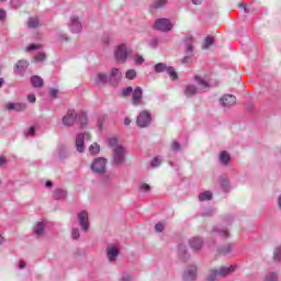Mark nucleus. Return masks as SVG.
<instances>
[{"mask_svg": "<svg viewBox=\"0 0 281 281\" xmlns=\"http://www.w3.org/2000/svg\"><path fill=\"white\" fill-rule=\"evenodd\" d=\"M124 124H125V126H128L131 124V119L126 117L124 120Z\"/></svg>", "mask_w": 281, "mask_h": 281, "instance_id": "obj_56", "label": "nucleus"}, {"mask_svg": "<svg viewBox=\"0 0 281 281\" xmlns=\"http://www.w3.org/2000/svg\"><path fill=\"white\" fill-rule=\"evenodd\" d=\"M194 80L199 85L200 89H210V81L203 79V77L195 75Z\"/></svg>", "mask_w": 281, "mask_h": 281, "instance_id": "obj_16", "label": "nucleus"}, {"mask_svg": "<svg viewBox=\"0 0 281 281\" xmlns=\"http://www.w3.org/2000/svg\"><path fill=\"white\" fill-rule=\"evenodd\" d=\"M198 88L194 85H188L184 88V95L187 98H192V95H196Z\"/></svg>", "mask_w": 281, "mask_h": 281, "instance_id": "obj_19", "label": "nucleus"}, {"mask_svg": "<svg viewBox=\"0 0 281 281\" xmlns=\"http://www.w3.org/2000/svg\"><path fill=\"white\" fill-rule=\"evenodd\" d=\"M85 137L88 142H91V134L89 133H80L76 137V149L77 153H85Z\"/></svg>", "mask_w": 281, "mask_h": 281, "instance_id": "obj_6", "label": "nucleus"}, {"mask_svg": "<svg viewBox=\"0 0 281 281\" xmlns=\"http://www.w3.org/2000/svg\"><path fill=\"white\" fill-rule=\"evenodd\" d=\"M229 154L227 153V151H222L221 154H220V161L222 162V164H224V165H227V164H229Z\"/></svg>", "mask_w": 281, "mask_h": 281, "instance_id": "obj_27", "label": "nucleus"}, {"mask_svg": "<svg viewBox=\"0 0 281 281\" xmlns=\"http://www.w3.org/2000/svg\"><path fill=\"white\" fill-rule=\"evenodd\" d=\"M150 191V184H142L140 186V192H149Z\"/></svg>", "mask_w": 281, "mask_h": 281, "instance_id": "obj_44", "label": "nucleus"}, {"mask_svg": "<svg viewBox=\"0 0 281 281\" xmlns=\"http://www.w3.org/2000/svg\"><path fill=\"white\" fill-rule=\"evenodd\" d=\"M115 59L116 63H126V58H128L130 54H133V50L126 48V45L122 44L117 46L115 50Z\"/></svg>", "mask_w": 281, "mask_h": 281, "instance_id": "obj_3", "label": "nucleus"}, {"mask_svg": "<svg viewBox=\"0 0 281 281\" xmlns=\"http://www.w3.org/2000/svg\"><path fill=\"white\" fill-rule=\"evenodd\" d=\"M278 206H279L280 210H281V196H280L279 200H278Z\"/></svg>", "mask_w": 281, "mask_h": 281, "instance_id": "obj_61", "label": "nucleus"}, {"mask_svg": "<svg viewBox=\"0 0 281 281\" xmlns=\"http://www.w3.org/2000/svg\"><path fill=\"white\" fill-rule=\"evenodd\" d=\"M154 27H155V30H158L159 32H170V30H172V27H175V25L168 19H158L154 23Z\"/></svg>", "mask_w": 281, "mask_h": 281, "instance_id": "obj_5", "label": "nucleus"}, {"mask_svg": "<svg viewBox=\"0 0 281 281\" xmlns=\"http://www.w3.org/2000/svg\"><path fill=\"white\" fill-rule=\"evenodd\" d=\"M214 45V37L213 36H206L202 42V49H210Z\"/></svg>", "mask_w": 281, "mask_h": 281, "instance_id": "obj_22", "label": "nucleus"}, {"mask_svg": "<svg viewBox=\"0 0 281 281\" xmlns=\"http://www.w3.org/2000/svg\"><path fill=\"white\" fill-rule=\"evenodd\" d=\"M27 100H29V102H31L32 104H34V102H36V95H34V94H29V95H27Z\"/></svg>", "mask_w": 281, "mask_h": 281, "instance_id": "obj_48", "label": "nucleus"}, {"mask_svg": "<svg viewBox=\"0 0 281 281\" xmlns=\"http://www.w3.org/2000/svg\"><path fill=\"white\" fill-rule=\"evenodd\" d=\"M167 74H169L170 80H177L179 78V75L176 72L175 68L171 66L167 68Z\"/></svg>", "mask_w": 281, "mask_h": 281, "instance_id": "obj_26", "label": "nucleus"}, {"mask_svg": "<svg viewBox=\"0 0 281 281\" xmlns=\"http://www.w3.org/2000/svg\"><path fill=\"white\" fill-rule=\"evenodd\" d=\"M109 146H111L112 148H117V146H122V145H117V138H110Z\"/></svg>", "mask_w": 281, "mask_h": 281, "instance_id": "obj_38", "label": "nucleus"}, {"mask_svg": "<svg viewBox=\"0 0 281 281\" xmlns=\"http://www.w3.org/2000/svg\"><path fill=\"white\" fill-rule=\"evenodd\" d=\"M159 164H161V159H159L158 157H156V158H154V159L151 160V166H153L154 168H157V166H159Z\"/></svg>", "mask_w": 281, "mask_h": 281, "instance_id": "obj_43", "label": "nucleus"}, {"mask_svg": "<svg viewBox=\"0 0 281 281\" xmlns=\"http://www.w3.org/2000/svg\"><path fill=\"white\" fill-rule=\"evenodd\" d=\"M193 5H201L203 0H192Z\"/></svg>", "mask_w": 281, "mask_h": 281, "instance_id": "obj_53", "label": "nucleus"}, {"mask_svg": "<svg viewBox=\"0 0 281 281\" xmlns=\"http://www.w3.org/2000/svg\"><path fill=\"white\" fill-rule=\"evenodd\" d=\"M90 168L95 175H104L106 172V159L102 157L95 158Z\"/></svg>", "mask_w": 281, "mask_h": 281, "instance_id": "obj_2", "label": "nucleus"}, {"mask_svg": "<svg viewBox=\"0 0 281 281\" xmlns=\"http://www.w3.org/2000/svg\"><path fill=\"white\" fill-rule=\"evenodd\" d=\"M184 281H193L196 280V267L191 266L183 276Z\"/></svg>", "mask_w": 281, "mask_h": 281, "instance_id": "obj_14", "label": "nucleus"}, {"mask_svg": "<svg viewBox=\"0 0 281 281\" xmlns=\"http://www.w3.org/2000/svg\"><path fill=\"white\" fill-rule=\"evenodd\" d=\"M89 153H90V155H99V153H100L99 144L98 143H93L92 145H90Z\"/></svg>", "mask_w": 281, "mask_h": 281, "instance_id": "obj_28", "label": "nucleus"}, {"mask_svg": "<svg viewBox=\"0 0 281 281\" xmlns=\"http://www.w3.org/2000/svg\"><path fill=\"white\" fill-rule=\"evenodd\" d=\"M5 109L8 111H25V109H27V105L25 103H7L5 104Z\"/></svg>", "mask_w": 281, "mask_h": 281, "instance_id": "obj_13", "label": "nucleus"}, {"mask_svg": "<svg viewBox=\"0 0 281 281\" xmlns=\"http://www.w3.org/2000/svg\"><path fill=\"white\" fill-rule=\"evenodd\" d=\"M41 47H43V45H41V44H38V45L31 44L29 46V52H34V49H41Z\"/></svg>", "mask_w": 281, "mask_h": 281, "instance_id": "obj_45", "label": "nucleus"}, {"mask_svg": "<svg viewBox=\"0 0 281 281\" xmlns=\"http://www.w3.org/2000/svg\"><path fill=\"white\" fill-rule=\"evenodd\" d=\"M50 95H52L53 98H56V95H58V90L52 89V90H50Z\"/></svg>", "mask_w": 281, "mask_h": 281, "instance_id": "obj_52", "label": "nucleus"}, {"mask_svg": "<svg viewBox=\"0 0 281 281\" xmlns=\"http://www.w3.org/2000/svg\"><path fill=\"white\" fill-rule=\"evenodd\" d=\"M136 76H137V72L134 69H130L125 74V77L127 78V80H135Z\"/></svg>", "mask_w": 281, "mask_h": 281, "instance_id": "obj_33", "label": "nucleus"}, {"mask_svg": "<svg viewBox=\"0 0 281 281\" xmlns=\"http://www.w3.org/2000/svg\"><path fill=\"white\" fill-rule=\"evenodd\" d=\"M52 186H53L52 181L46 182V188H52Z\"/></svg>", "mask_w": 281, "mask_h": 281, "instance_id": "obj_60", "label": "nucleus"}, {"mask_svg": "<svg viewBox=\"0 0 281 281\" xmlns=\"http://www.w3.org/2000/svg\"><path fill=\"white\" fill-rule=\"evenodd\" d=\"M135 63L136 65H142L144 63V57L142 55H136Z\"/></svg>", "mask_w": 281, "mask_h": 281, "instance_id": "obj_46", "label": "nucleus"}, {"mask_svg": "<svg viewBox=\"0 0 281 281\" xmlns=\"http://www.w3.org/2000/svg\"><path fill=\"white\" fill-rule=\"evenodd\" d=\"M109 81V76L102 74V72H99L97 75V78H95V83L97 85H104Z\"/></svg>", "mask_w": 281, "mask_h": 281, "instance_id": "obj_24", "label": "nucleus"}, {"mask_svg": "<svg viewBox=\"0 0 281 281\" xmlns=\"http://www.w3.org/2000/svg\"><path fill=\"white\" fill-rule=\"evenodd\" d=\"M36 130L34 127H30L26 132V135H35Z\"/></svg>", "mask_w": 281, "mask_h": 281, "instance_id": "obj_51", "label": "nucleus"}, {"mask_svg": "<svg viewBox=\"0 0 281 281\" xmlns=\"http://www.w3.org/2000/svg\"><path fill=\"white\" fill-rule=\"evenodd\" d=\"M186 254V246L180 245L179 246V257L183 258V255Z\"/></svg>", "mask_w": 281, "mask_h": 281, "instance_id": "obj_47", "label": "nucleus"}, {"mask_svg": "<svg viewBox=\"0 0 281 281\" xmlns=\"http://www.w3.org/2000/svg\"><path fill=\"white\" fill-rule=\"evenodd\" d=\"M31 85L35 88V89H41V87H43L44 81L43 78L38 77V76H33L31 77Z\"/></svg>", "mask_w": 281, "mask_h": 281, "instance_id": "obj_20", "label": "nucleus"}, {"mask_svg": "<svg viewBox=\"0 0 281 281\" xmlns=\"http://www.w3.org/2000/svg\"><path fill=\"white\" fill-rule=\"evenodd\" d=\"M222 186H223L224 188H227V187L229 186V182H227V180H224V181L222 182Z\"/></svg>", "mask_w": 281, "mask_h": 281, "instance_id": "obj_58", "label": "nucleus"}, {"mask_svg": "<svg viewBox=\"0 0 281 281\" xmlns=\"http://www.w3.org/2000/svg\"><path fill=\"white\" fill-rule=\"evenodd\" d=\"M222 234L225 236V238H227V236H229V232L228 231H223Z\"/></svg>", "mask_w": 281, "mask_h": 281, "instance_id": "obj_59", "label": "nucleus"}, {"mask_svg": "<svg viewBox=\"0 0 281 281\" xmlns=\"http://www.w3.org/2000/svg\"><path fill=\"white\" fill-rule=\"evenodd\" d=\"M123 97L126 98L130 93H133V87H127L123 90Z\"/></svg>", "mask_w": 281, "mask_h": 281, "instance_id": "obj_42", "label": "nucleus"}, {"mask_svg": "<svg viewBox=\"0 0 281 281\" xmlns=\"http://www.w3.org/2000/svg\"><path fill=\"white\" fill-rule=\"evenodd\" d=\"M34 234H36L37 236H43L44 232H45V222H40L34 226Z\"/></svg>", "mask_w": 281, "mask_h": 281, "instance_id": "obj_21", "label": "nucleus"}, {"mask_svg": "<svg viewBox=\"0 0 281 281\" xmlns=\"http://www.w3.org/2000/svg\"><path fill=\"white\" fill-rule=\"evenodd\" d=\"M168 67H169V66H166V64L159 63V64H156V65L154 66V69H155V71H156V74H161V72H164V71H168Z\"/></svg>", "mask_w": 281, "mask_h": 281, "instance_id": "obj_25", "label": "nucleus"}, {"mask_svg": "<svg viewBox=\"0 0 281 281\" xmlns=\"http://www.w3.org/2000/svg\"><path fill=\"white\" fill-rule=\"evenodd\" d=\"M0 245H3V237L0 235Z\"/></svg>", "mask_w": 281, "mask_h": 281, "instance_id": "obj_63", "label": "nucleus"}, {"mask_svg": "<svg viewBox=\"0 0 281 281\" xmlns=\"http://www.w3.org/2000/svg\"><path fill=\"white\" fill-rule=\"evenodd\" d=\"M19 267H20V269H25V262L24 261H20L19 262Z\"/></svg>", "mask_w": 281, "mask_h": 281, "instance_id": "obj_57", "label": "nucleus"}, {"mask_svg": "<svg viewBox=\"0 0 281 281\" xmlns=\"http://www.w3.org/2000/svg\"><path fill=\"white\" fill-rule=\"evenodd\" d=\"M188 60H190V56H184V57L181 59V63L186 64V63H188Z\"/></svg>", "mask_w": 281, "mask_h": 281, "instance_id": "obj_55", "label": "nucleus"}, {"mask_svg": "<svg viewBox=\"0 0 281 281\" xmlns=\"http://www.w3.org/2000/svg\"><path fill=\"white\" fill-rule=\"evenodd\" d=\"M8 164V159L5 156H0V166H5Z\"/></svg>", "mask_w": 281, "mask_h": 281, "instance_id": "obj_49", "label": "nucleus"}, {"mask_svg": "<svg viewBox=\"0 0 281 281\" xmlns=\"http://www.w3.org/2000/svg\"><path fill=\"white\" fill-rule=\"evenodd\" d=\"M27 67H30V64L25 59L19 60L14 66L15 74H24V71H27Z\"/></svg>", "mask_w": 281, "mask_h": 281, "instance_id": "obj_12", "label": "nucleus"}, {"mask_svg": "<svg viewBox=\"0 0 281 281\" xmlns=\"http://www.w3.org/2000/svg\"><path fill=\"white\" fill-rule=\"evenodd\" d=\"M65 196H67V191H65V190H63V189H57V190H55V192H54V198L55 199H63V198H65Z\"/></svg>", "mask_w": 281, "mask_h": 281, "instance_id": "obj_30", "label": "nucleus"}, {"mask_svg": "<svg viewBox=\"0 0 281 281\" xmlns=\"http://www.w3.org/2000/svg\"><path fill=\"white\" fill-rule=\"evenodd\" d=\"M76 120H78V114L74 110H68L67 114L61 119L65 126H74Z\"/></svg>", "mask_w": 281, "mask_h": 281, "instance_id": "obj_8", "label": "nucleus"}, {"mask_svg": "<svg viewBox=\"0 0 281 281\" xmlns=\"http://www.w3.org/2000/svg\"><path fill=\"white\" fill-rule=\"evenodd\" d=\"M142 94H143L142 88L136 87L132 94V102L134 106H139V104H142Z\"/></svg>", "mask_w": 281, "mask_h": 281, "instance_id": "obj_11", "label": "nucleus"}, {"mask_svg": "<svg viewBox=\"0 0 281 281\" xmlns=\"http://www.w3.org/2000/svg\"><path fill=\"white\" fill-rule=\"evenodd\" d=\"M45 58H47V56L45 55V53H38V54L34 57V63H43V60H45Z\"/></svg>", "mask_w": 281, "mask_h": 281, "instance_id": "obj_36", "label": "nucleus"}, {"mask_svg": "<svg viewBox=\"0 0 281 281\" xmlns=\"http://www.w3.org/2000/svg\"><path fill=\"white\" fill-rule=\"evenodd\" d=\"M79 224L83 232H89V213L82 211L78 214Z\"/></svg>", "mask_w": 281, "mask_h": 281, "instance_id": "obj_9", "label": "nucleus"}, {"mask_svg": "<svg viewBox=\"0 0 281 281\" xmlns=\"http://www.w3.org/2000/svg\"><path fill=\"white\" fill-rule=\"evenodd\" d=\"M71 32L78 33L82 30V24H80V21H78V18H71V24H70Z\"/></svg>", "mask_w": 281, "mask_h": 281, "instance_id": "obj_18", "label": "nucleus"}, {"mask_svg": "<svg viewBox=\"0 0 281 281\" xmlns=\"http://www.w3.org/2000/svg\"><path fill=\"white\" fill-rule=\"evenodd\" d=\"M179 148H180L179 143L173 142V143L171 144V149H172V150H179Z\"/></svg>", "mask_w": 281, "mask_h": 281, "instance_id": "obj_50", "label": "nucleus"}, {"mask_svg": "<svg viewBox=\"0 0 281 281\" xmlns=\"http://www.w3.org/2000/svg\"><path fill=\"white\" fill-rule=\"evenodd\" d=\"M232 251V246H224L218 250L220 256H227Z\"/></svg>", "mask_w": 281, "mask_h": 281, "instance_id": "obj_35", "label": "nucleus"}, {"mask_svg": "<svg viewBox=\"0 0 281 281\" xmlns=\"http://www.w3.org/2000/svg\"><path fill=\"white\" fill-rule=\"evenodd\" d=\"M155 229H156V232H157L158 234H161V232H164V229H165L164 224L157 223V224L155 225Z\"/></svg>", "mask_w": 281, "mask_h": 281, "instance_id": "obj_41", "label": "nucleus"}, {"mask_svg": "<svg viewBox=\"0 0 281 281\" xmlns=\"http://www.w3.org/2000/svg\"><path fill=\"white\" fill-rule=\"evenodd\" d=\"M200 201H211L212 200V192L206 191L199 195Z\"/></svg>", "mask_w": 281, "mask_h": 281, "instance_id": "obj_32", "label": "nucleus"}, {"mask_svg": "<svg viewBox=\"0 0 281 281\" xmlns=\"http://www.w3.org/2000/svg\"><path fill=\"white\" fill-rule=\"evenodd\" d=\"M112 161L113 164H115V166H120V164H124V147L116 146L113 148Z\"/></svg>", "mask_w": 281, "mask_h": 281, "instance_id": "obj_7", "label": "nucleus"}, {"mask_svg": "<svg viewBox=\"0 0 281 281\" xmlns=\"http://www.w3.org/2000/svg\"><path fill=\"white\" fill-rule=\"evenodd\" d=\"M151 120L150 112L144 110L137 116L136 124L139 128H146V126H150Z\"/></svg>", "mask_w": 281, "mask_h": 281, "instance_id": "obj_4", "label": "nucleus"}, {"mask_svg": "<svg viewBox=\"0 0 281 281\" xmlns=\"http://www.w3.org/2000/svg\"><path fill=\"white\" fill-rule=\"evenodd\" d=\"M265 281H278V274L276 272H272L266 277Z\"/></svg>", "mask_w": 281, "mask_h": 281, "instance_id": "obj_37", "label": "nucleus"}, {"mask_svg": "<svg viewBox=\"0 0 281 281\" xmlns=\"http://www.w3.org/2000/svg\"><path fill=\"white\" fill-rule=\"evenodd\" d=\"M166 5V0H158L154 3V8H164Z\"/></svg>", "mask_w": 281, "mask_h": 281, "instance_id": "obj_40", "label": "nucleus"}, {"mask_svg": "<svg viewBox=\"0 0 281 281\" xmlns=\"http://www.w3.org/2000/svg\"><path fill=\"white\" fill-rule=\"evenodd\" d=\"M5 19V11L0 9V21H3Z\"/></svg>", "mask_w": 281, "mask_h": 281, "instance_id": "obj_54", "label": "nucleus"}, {"mask_svg": "<svg viewBox=\"0 0 281 281\" xmlns=\"http://www.w3.org/2000/svg\"><path fill=\"white\" fill-rule=\"evenodd\" d=\"M235 271L236 268L234 266L222 267L220 270H211L206 281H216V278H218V276L221 278H226V276H231V273H234Z\"/></svg>", "mask_w": 281, "mask_h": 281, "instance_id": "obj_1", "label": "nucleus"}, {"mask_svg": "<svg viewBox=\"0 0 281 281\" xmlns=\"http://www.w3.org/2000/svg\"><path fill=\"white\" fill-rule=\"evenodd\" d=\"M71 236L75 240H78V238H80V232L78 231V228L72 229Z\"/></svg>", "mask_w": 281, "mask_h": 281, "instance_id": "obj_39", "label": "nucleus"}, {"mask_svg": "<svg viewBox=\"0 0 281 281\" xmlns=\"http://www.w3.org/2000/svg\"><path fill=\"white\" fill-rule=\"evenodd\" d=\"M110 78H122V72L117 68H113L110 72Z\"/></svg>", "mask_w": 281, "mask_h": 281, "instance_id": "obj_34", "label": "nucleus"}, {"mask_svg": "<svg viewBox=\"0 0 281 281\" xmlns=\"http://www.w3.org/2000/svg\"><path fill=\"white\" fill-rule=\"evenodd\" d=\"M41 21L38 20V18H29L27 20V27L30 30H35V27H38Z\"/></svg>", "mask_w": 281, "mask_h": 281, "instance_id": "obj_23", "label": "nucleus"}, {"mask_svg": "<svg viewBox=\"0 0 281 281\" xmlns=\"http://www.w3.org/2000/svg\"><path fill=\"white\" fill-rule=\"evenodd\" d=\"M0 87H3V78H0Z\"/></svg>", "mask_w": 281, "mask_h": 281, "instance_id": "obj_62", "label": "nucleus"}, {"mask_svg": "<svg viewBox=\"0 0 281 281\" xmlns=\"http://www.w3.org/2000/svg\"><path fill=\"white\" fill-rule=\"evenodd\" d=\"M190 246L193 248V251H199L203 247V240L199 237H194L190 240Z\"/></svg>", "mask_w": 281, "mask_h": 281, "instance_id": "obj_17", "label": "nucleus"}, {"mask_svg": "<svg viewBox=\"0 0 281 281\" xmlns=\"http://www.w3.org/2000/svg\"><path fill=\"white\" fill-rule=\"evenodd\" d=\"M106 254H108L109 261L113 262V260H115V258H117L120 251L117 250V248L115 246H110L106 249Z\"/></svg>", "mask_w": 281, "mask_h": 281, "instance_id": "obj_15", "label": "nucleus"}, {"mask_svg": "<svg viewBox=\"0 0 281 281\" xmlns=\"http://www.w3.org/2000/svg\"><path fill=\"white\" fill-rule=\"evenodd\" d=\"M222 106H234L236 104V97L232 94H225L220 99Z\"/></svg>", "mask_w": 281, "mask_h": 281, "instance_id": "obj_10", "label": "nucleus"}, {"mask_svg": "<svg viewBox=\"0 0 281 281\" xmlns=\"http://www.w3.org/2000/svg\"><path fill=\"white\" fill-rule=\"evenodd\" d=\"M77 120L81 126H87V114L85 112L80 113Z\"/></svg>", "mask_w": 281, "mask_h": 281, "instance_id": "obj_31", "label": "nucleus"}, {"mask_svg": "<svg viewBox=\"0 0 281 281\" xmlns=\"http://www.w3.org/2000/svg\"><path fill=\"white\" fill-rule=\"evenodd\" d=\"M243 8H244L245 12H249V10L247 8H245V7H243Z\"/></svg>", "mask_w": 281, "mask_h": 281, "instance_id": "obj_64", "label": "nucleus"}, {"mask_svg": "<svg viewBox=\"0 0 281 281\" xmlns=\"http://www.w3.org/2000/svg\"><path fill=\"white\" fill-rule=\"evenodd\" d=\"M184 43H186L187 52H193L194 45H193V40H192V37H187V38L184 40Z\"/></svg>", "mask_w": 281, "mask_h": 281, "instance_id": "obj_29", "label": "nucleus"}]
</instances>
